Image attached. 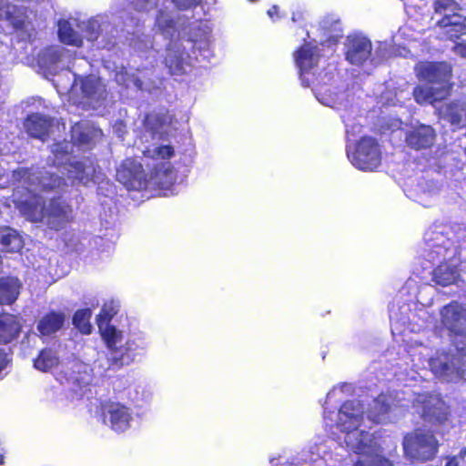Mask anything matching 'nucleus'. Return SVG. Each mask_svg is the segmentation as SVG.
Returning <instances> with one entry per match:
<instances>
[{
    "label": "nucleus",
    "mask_w": 466,
    "mask_h": 466,
    "mask_svg": "<svg viewBox=\"0 0 466 466\" xmlns=\"http://www.w3.org/2000/svg\"><path fill=\"white\" fill-rule=\"evenodd\" d=\"M387 48H388L387 43H380L375 55L371 58V61L374 64H379L383 59H386L388 57Z\"/></svg>",
    "instance_id": "obj_40"
},
{
    "label": "nucleus",
    "mask_w": 466,
    "mask_h": 466,
    "mask_svg": "<svg viewBox=\"0 0 466 466\" xmlns=\"http://www.w3.org/2000/svg\"><path fill=\"white\" fill-rule=\"evenodd\" d=\"M76 28L79 29V20H62L58 23V35L62 43L74 46H81L83 39Z\"/></svg>",
    "instance_id": "obj_21"
},
{
    "label": "nucleus",
    "mask_w": 466,
    "mask_h": 466,
    "mask_svg": "<svg viewBox=\"0 0 466 466\" xmlns=\"http://www.w3.org/2000/svg\"><path fill=\"white\" fill-rule=\"evenodd\" d=\"M156 117L147 116L143 122V129L137 135L135 145L145 157L156 161L153 175L150 177L154 185L168 189L176 181L177 176L168 160L175 156V149L170 144L162 141L159 127L155 125Z\"/></svg>",
    "instance_id": "obj_6"
},
{
    "label": "nucleus",
    "mask_w": 466,
    "mask_h": 466,
    "mask_svg": "<svg viewBox=\"0 0 466 466\" xmlns=\"http://www.w3.org/2000/svg\"><path fill=\"white\" fill-rule=\"evenodd\" d=\"M403 399L392 394H380L375 398L366 410L367 418L373 423H387L392 421L399 415L398 408L406 407Z\"/></svg>",
    "instance_id": "obj_12"
},
{
    "label": "nucleus",
    "mask_w": 466,
    "mask_h": 466,
    "mask_svg": "<svg viewBox=\"0 0 466 466\" xmlns=\"http://www.w3.org/2000/svg\"><path fill=\"white\" fill-rule=\"evenodd\" d=\"M157 30L165 36H173L175 33L174 21L170 15L160 12L156 20Z\"/></svg>",
    "instance_id": "obj_36"
},
{
    "label": "nucleus",
    "mask_w": 466,
    "mask_h": 466,
    "mask_svg": "<svg viewBox=\"0 0 466 466\" xmlns=\"http://www.w3.org/2000/svg\"><path fill=\"white\" fill-rule=\"evenodd\" d=\"M435 138V131L431 126L420 125L406 132L405 141L410 148L421 150L430 148Z\"/></svg>",
    "instance_id": "obj_18"
},
{
    "label": "nucleus",
    "mask_w": 466,
    "mask_h": 466,
    "mask_svg": "<svg viewBox=\"0 0 466 466\" xmlns=\"http://www.w3.org/2000/svg\"><path fill=\"white\" fill-rule=\"evenodd\" d=\"M296 65L299 70V78L304 86H309L313 84V92L316 98L326 106L332 108H340L345 106L346 95L339 91L338 86H334L335 74L333 69L321 76L317 71L319 63V56L316 46L310 44L304 45L295 54Z\"/></svg>",
    "instance_id": "obj_5"
},
{
    "label": "nucleus",
    "mask_w": 466,
    "mask_h": 466,
    "mask_svg": "<svg viewBox=\"0 0 466 466\" xmlns=\"http://www.w3.org/2000/svg\"><path fill=\"white\" fill-rule=\"evenodd\" d=\"M440 115L447 119L451 125L462 127L466 125V100L462 103H451L442 106Z\"/></svg>",
    "instance_id": "obj_23"
},
{
    "label": "nucleus",
    "mask_w": 466,
    "mask_h": 466,
    "mask_svg": "<svg viewBox=\"0 0 466 466\" xmlns=\"http://www.w3.org/2000/svg\"><path fill=\"white\" fill-rule=\"evenodd\" d=\"M453 51L455 54L459 55L461 57H466V44L459 43L453 47Z\"/></svg>",
    "instance_id": "obj_42"
},
{
    "label": "nucleus",
    "mask_w": 466,
    "mask_h": 466,
    "mask_svg": "<svg viewBox=\"0 0 466 466\" xmlns=\"http://www.w3.org/2000/svg\"><path fill=\"white\" fill-rule=\"evenodd\" d=\"M440 403L441 401L437 396H431L425 393L419 394L413 400V404L415 406L420 405L422 407V415L434 414L432 408Z\"/></svg>",
    "instance_id": "obj_35"
},
{
    "label": "nucleus",
    "mask_w": 466,
    "mask_h": 466,
    "mask_svg": "<svg viewBox=\"0 0 466 466\" xmlns=\"http://www.w3.org/2000/svg\"><path fill=\"white\" fill-rule=\"evenodd\" d=\"M387 104H388V105L395 106V105L397 104V102H396V101H394V100H388V101H387Z\"/></svg>",
    "instance_id": "obj_54"
},
{
    "label": "nucleus",
    "mask_w": 466,
    "mask_h": 466,
    "mask_svg": "<svg viewBox=\"0 0 466 466\" xmlns=\"http://www.w3.org/2000/svg\"><path fill=\"white\" fill-rule=\"evenodd\" d=\"M172 2L180 9H187L197 5L200 0H172Z\"/></svg>",
    "instance_id": "obj_41"
},
{
    "label": "nucleus",
    "mask_w": 466,
    "mask_h": 466,
    "mask_svg": "<svg viewBox=\"0 0 466 466\" xmlns=\"http://www.w3.org/2000/svg\"><path fill=\"white\" fill-rule=\"evenodd\" d=\"M7 358L5 353L0 349V372L5 368Z\"/></svg>",
    "instance_id": "obj_43"
},
{
    "label": "nucleus",
    "mask_w": 466,
    "mask_h": 466,
    "mask_svg": "<svg viewBox=\"0 0 466 466\" xmlns=\"http://www.w3.org/2000/svg\"><path fill=\"white\" fill-rule=\"evenodd\" d=\"M102 413L104 422L116 432L127 431L134 420L131 409L116 401L105 402Z\"/></svg>",
    "instance_id": "obj_14"
},
{
    "label": "nucleus",
    "mask_w": 466,
    "mask_h": 466,
    "mask_svg": "<svg viewBox=\"0 0 466 466\" xmlns=\"http://www.w3.org/2000/svg\"><path fill=\"white\" fill-rule=\"evenodd\" d=\"M15 11V6L6 5L5 6L2 5V3L0 4V18L1 19H6L12 21L14 25H17L18 20H16L14 16V13Z\"/></svg>",
    "instance_id": "obj_38"
},
{
    "label": "nucleus",
    "mask_w": 466,
    "mask_h": 466,
    "mask_svg": "<svg viewBox=\"0 0 466 466\" xmlns=\"http://www.w3.org/2000/svg\"><path fill=\"white\" fill-rule=\"evenodd\" d=\"M399 55H400V56H404V53H403V52H401V51H400V52H399Z\"/></svg>",
    "instance_id": "obj_57"
},
{
    "label": "nucleus",
    "mask_w": 466,
    "mask_h": 466,
    "mask_svg": "<svg viewBox=\"0 0 466 466\" xmlns=\"http://www.w3.org/2000/svg\"><path fill=\"white\" fill-rule=\"evenodd\" d=\"M390 318L391 322L397 320V318L394 316V313L392 312V310H390Z\"/></svg>",
    "instance_id": "obj_53"
},
{
    "label": "nucleus",
    "mask_w": 466,
    "mask_h": 466,
    "mask_svg": "<svg viewBox=\"0 0 466 466\" xmlns=\"http://www.w3.org/2000/svg\"><path fill=\"white\" fill-rule=\"evenodd\" d=\"M116 179L127 189L140 190L154 183L147 179L142 164L135 159L127 158L116 168Z\"/></svg>",
    "instance_id": "obj_13"
},
{
    "label": "nucleus",
    "mask_w": 466,
    "mask_h": 466,
    "mask_svg": "<svg viewBox=\"0 0 466 466\" xmlns=\"http://www.w3.org/2000/svg\"><path fill=\"white\" fill-rule=\"evenodd\" d=\"M115 77L118 85L125 86L127 88L131 86L137 90H142L144 88L142 81L137 76L129 73L125 67L117 68Z\"/></svg>",
    "instance_id": "obj_32"
},
{
    "label": "nucleus",
    "mask_w": 466,
    "mask_h": 466,
    "mask_svg": "<svg viewBox=\"0 0 466 466\" xmlns=\"http://www.w3.org/2000/svg\"><path fill=\"white\" fill-rule=\"evenodd\" d=\"M65 76L66 81L63 76L54 79V85L60 95H68L74 104H89L95 107V103L105 99L106 87L99 77H81L70 71H66Z\"/></svg>",
    "instance_id": "obj_8"
},
{
    "label": "nucleus",
    "mask_w": 466,
    "mask_h": 466,
    "mask_svg": "<svg viewBox=\"0 0 466 466\" xmlns=\"http://www.w3.org/2000/svg\"><path fill=\"white\" fill-rule=\"evenodd\" d=\"M332 415H333V413L332 412H328L327 411V408L325 407L324 408V420H330V421H332L333 420Z\"/></svg>",
    "instance_id": "obj_50"
},
{
    "label": "nucleus",
    "mask_w": 466,
    "mask_h": 466,
    "mask_svg": "<svg viewBox=\"0 0 466 466\" xmlns=\"http://www.w3.org/2000/svg\"><path fill=\"white\" fill-rule=\"evenodd\" d=\"M419 190L418 201L424 207H429L439 192L437 185L433 182L420 184Z\"/></svg>",
    "instance_id": "obj_34"
},
{
    "label": "nucleus",
    "mask_w": 466,
    "mask_h": 466,
    "mask_svg": "<svg viewBox=\"0 0 466 466\" xmlns=\"http://www.w3.org/2000/svg\"><path fill=\"white\" fill-rule=\"evenodd\" d=\"M159 0H132L134 7L139 11H147L157 6Z\"/></svg>",
    "instance_id": "obj_39"
},
{
    "label": "nucleus",
    "mask_w": 466,
    "mask_h": 466,
    "mask_svg": "<svg viewBox=\"0 0 466 466\" xmlns=\"http://www.w3.org/2000/svg\"><path fill=\"white\" fill-rule=\"evenodd\" d=\"M416 76L419 79L440 86L451 85V67L447 63L420 62L415 66Z\"/></svg>",
    "instance_id": "obj_16"
},
{
    "label": "nucleus",
    "mask_w": 466,
    "mask_h": 466,
    "mask_svg": "<svg viewBox=\"0 0 466 466\" xmlns=\"http://www.w3.org/2000/svg\"><path fill=\"white\" fill-rule=\"evenodd\" d=\"M49 127V120L40 114L29 116L25 122V128L28 135L41 140H45Z\"/></svg>",
    "instance_id": "obj_26"
},
{
    "label": "nucleus",
    "mask_w": 466,
    "mask_h": 466,
    "mask_svg": "<svg viewBox=\"0 0 466 466\" xmlns=\"http://www.w3.org/2000/svg\"><path fill=\"white\" fill-rule=\"evenodd\" d=\"M59 364L58 357L51 350H42L35 360L34 366L41 371H48Z\"/></svg>",
    "instance_id": "obj_31"
},
{
    "label": "nucleus",
    "mask_w": 466,
    "mask_h": 466,
    "mask_svg": "<svg viewBox=\"0 0 466 466\" xmlns=\"http://www.w3.org/2000/svg\"><path fill=\"white\" fill-rule=\"evenodd\" d=\"M278 12H279V7L277 5H274L272 6L270 9H268V16L272 19V20H275L274 18V15H276L278 16Z\"/></svg>",
    "instance_id": "obj_46"
},
{
    "label": "nucleus",
    "mask_w": 466,
    "mask_h": 466,
    "mask_svg": "<svg viewBox=\"0 0 466 466\" xmlns=\"http://www.w3.org/2000/svg\"><path fill=\"white\" fill-rule=\"evenodd\" d=\"M3 453H2V450H0V465L3 464Z\"/></svg>",
    "instance_id": "obj_55"
},
{
    "label": "nucleus",
    "mask_w": 466,
    "mask_h": 466,
    "mask_svg": "<svg viewBox=\"0 0 466 466\" xmlns=\"http://www.w3.org/2000/svg\"><path fill=\"white\" fill-rule=\"evenodd\" d=\"M92 311L90 309H83L77 310L73 318L74 325L83 334H90L92 331V325L90 324V319Z\"/></svg>",
    "instance_id": "obj_33"
},
{
    "label": "nucleus",
    "mask_w": 466,
    "mask_h": 466,
    "mask_svg": "<svg viewBox=\"0 0 466 466\" xmlns=\"http://www.w3.org/2000/svg\"><path fill=\"white\" fill-rule=\"evenodd\" d=\"M22 284L15 277L0 278V304L11 305L18 298Z\"/></svg>",
    "instance_id": "obj_22"
},
{
    "label": "nucleus",
    "mask_w": 466,
    "mask_h": 466,
    "mask_svg": "<svg viewBox=\"0 0 466 466\" xmlns=\"http://www.w3.org/2000/svg\"><path fill=\"white\" fill-rule=\"evenodd\" d=\"M211 27L208 22L195 24L188 39H177L170 43L165 58L172 75H182L192 66L193 59L208 60L210 51Z\"/></svg>",
    "instance_id": "obj_7"
},
{
    "label": "nucleus",
    "mask_w": 466,
    "mask_h": 466,
    "mask_svg": "<svg viewBox=\"0 0 466 466\" xmlns=\"http://www.w3.org/2000/svg\"><path fill=\"white\" fill-rule=\"evenodd\" d=\"M56 169H17L14 171V178L22 183V193L19 187L13 194L14 202L20 212L30 221H41L52 229L64 228L74 218L73 208L61 198L51 199L48 204L36 193L37 189L60 188L66 185V179L60 177Z\"/></svg>",
    "instance_id": "obj_1"
},
{
    "label": "nucleus",
    "mask_w": 466,
    "mask_h": 466,
    "mask_svg": "<svg viewBox=\"0 0 466 466\" xmlns=\"http://www.w3.org/2000/svg\"><path fill=\"white\" fill-rule=\"evenodd\" d=\"M466 456V449H463L460 451V454H459V460L460 459H463L464 457Z\"/></svg>",
    "instance_id": "obj_52"
},
{
    "label": "nucleus",
    "mask_w": 466,
    "mask_h": 466,
    "mask_svg": "<svg viewBox=\"0 0 466 466\" xmlns=\"http://www.w3.org/2000/svg\"><path fill=\"white\" fill-rule=\"evenodd\" d=\"M432 253H435L438 256H443L445 258L447 249L445 248L438 246V247H436V249Z\"/></svg>",
    "instance_id": "obj_47"
},
{
    "label": "nucleus",
    "mask_w": 466,
    "mask_h": 466,
    "mask_svg": "<svg viewBox=\"0 0 466 466\" xmlns=\"http://www.w3.org/2000/svg\"><path fill=\"white\" fill-rule=\"evenodd\" d=\"M73 367L76 368L78 372H80L82 370H86L87 369V366L78 362L73 363Z\"/></svg>",
    "instance_id": "obj_48"
},
{
    "label": "nucleus",
    "mask_w": 466,
    "mask_h": 466,
    "mask_svg": "<svg viewBox=\"0 0 466 466\" xmlns=\"http://www.w3.org/2000/svg\"><path fill=\"white\" fill-rule=\"evenodd\" d=\"M64 321L65 316L62 313L51 312L39 320L37 330L43 336L51 335L62 328Z\"/></svg>",
    "instance_id": "obj_29"
},
{
    "label": "nucleus",
    "mask_w": 466,
    "mask_h": 466,
    "mask_svg": "<svg viewBox=\"0 0 466 466\" xmlns=\"http://www.w3.org/2000/svg\"><path fill=\"white\" fill-rule=\"evenodd\" d=\"M347 387H348V385L344 384V385H342V386L340 387V389H339V390H344L345 388H347Z\"/></svg>",
    "instance_id": "obj_56"
},
{
    "label": "nucleus",
    "mask_w": 466,
    "mask_h": 466,
    "mask_svg": "<svg viewBox=\"0 0 466 466\" xmlns=\"http://www.w3.org/2000/svg\"><path fill=\"white\" fill-rule=\"evenodd\" d=\"M336 391H337V388H334L332 390H330L328 394H327V399L329 400L332 398V396H334L336 394Z\"/></svg>",
    "instance_id": "obj_51"
},
{
    "label": "nucleus",
    "mask_w": 466,
    "mask_h": 466,
    "mask_svg": "<svg viewBox=\"0 0 466 466\" xmlns=\"http://www.w3.org/2000/svg\"><path fill=\"white\" fill-rule=\"evenodd\" d=\"M70 53L61 46H51L38 55V65L49 74L56 76L59 70L69 68Z\"/></svg>",
    "instance_id": "obj_17"
},
{
    "label": "nucleus",
    "mask_w": 466,
    "mask_h": 466,
    "mask_svg": "<svg viewBox=\"0 0 466 466\" xmlns=\"http://www.w3.org/2000/svg\"><path fill=\"white\" fill-rule=\"evenodd\" d=\"M119 309V300H106L96 318L102 339L109 351L106 360L107 367H104L101 359L95 363L94 369L99 376L111 367L122 368L132 364L147 348V339L142 331L131 329L125 331L111 324Z\"/></svg>",
    "instance_id": "obj_2"
},
{
    "label": "nucleus",
    "mask_w": 466,
    "mask_h": 466,
    "mask_svg": "<svg viewBox=\"0 0 466 466\" xmlns=\"http://www.w3.org/2000/svg\"><path fill=\"white\" fill-rule=\"evenodd\" d=\"M66 379L68 380H73V381L78 382V383H88V380H85V379L83 377L75 376L73 374H70Z\"/></svg>",
    "instance_id": "obj_44"
},
{
    "label": "nucleus",
    "mask_w": 466,
    "mask_h": 466,
    "mask_svg": "<svg viewBox=\"0 0 466 466\" xmlns=\"http://www.w3.org/2000/svg\"><path fill=\"white\" fill-rule=\"evenodd\" d=\"M21 329L17 318L12 314L0 315V343L6 344L15 339Z\"/></svg>",
    "instance_id": "obj_24"
},
{
    "label": "nucleus",
    "mask_w": 466,
    "mask_h": 466,
    "mask_svg": "<svg viewBox=\"0 0 466 466\" xmlns=\"http://www.w3.org/2000/svg\"><path fill=\"white\" fill-rule=\"evenodd\" d=\"M127 395L131 402L142 406L151 401L153 393L147 385L140 383L128 388Z\"/></svg>",
    "instance_id": "obj_30"
},
{
    "label": "nucleus",
    "mask_w": 466,
    "mask_h": 466,
    "mask_svg": "<svg viewBox=\"0 0 466 466\" xmlns=\"http://www.w3.org/2000/svg\"><path fill=\"white\" fill-rule=\"evenodd\" d=\"M365 412L360 401L350 400L336 414V426L344 434L346 447L357 456L354 466H392L373 434L362 428Z\"/></svg>",
    "instance_id": "obj_3"
},
{
    "label": "nucleus",
    "mask_w": 466,
    "mask_h": 466,
    "mask_svg": "<svg viewBox=\"0 0 466 466\" xmlns=\"http://www.w3.org/2000/svg\"><path fill=\"white\" fill-rule=\"evenodd\" d=\"M371 56V43L362 35H354L348 38L347 60L355 65H360Z\"/></svg>",
    "instance_id": "obj_19"
},
{
    "label": "nucleus",
    "mask_w": 466,
    "mask_h": 466,
    "mask_svg": "<svg viewBox=\"0 0 466 466\" xmlns=\"http://www.w3.org/2000/svg\"><path fill=\"white\" fill-rule=\"evenodd\" d=\"M347 156L350 163L358 169L372 171L381 162L380 149L375 139L366 137L353 148L348 147Z\"/></svg>",
    "instance_id": "obj_11"
},
{
    "label": "nucleus",
    "mask_w": 466,
    "mask_h": 466,
    "mask_svg": "<svg viewBox=\"0 0 466 466\" xmlns=\"http://www.w3.org/2000/svg\"><path fill=\"white\" fill-rule=\"evenodd\" d=\"M439 443L433 433L426 430H416L405 436L403 449L408 458L417 461L432 460L438 451Z\"/></svg>",
    "instance_id": "obj_10"
},
{
    "label": "nucleus",
    "mask_w": 466,
    "mask_h": 466,
    "mask_svg": "<svg viewBox=\"0 0 466 466\" xmlns=\"http://www.w3.org/2000/svg\"><path fill=\"white\" fill-rule=\"evenodd\" d=\"M417 39V35L410 26L405 25L398 31V33L392 37V42L394 45L402 47L403 51H405V45L409 42L415 41Z\"/></svg>",
    "instance_id": "obj_37"
},
{
    "label": "nucleus",
    "mask_w": 466,
    "mask_h": 466,
    "mask_svg": "<svg viewBox=\"0 0 466 466\" xmlns=\"http://www.w3.org/2000/svg\"><path fill=\"white\" fill-rule=\"evenodd\" d=\"M23 247L20 235L9 227H0V250L18 252Z\"/></svg>",
    "instance_id": "obj_27"
},
{
    "label": "nucleus",
    "mask_w": 466,
    "mask_h": 466,
    "mask_svg": "<svg viewBox=\"0 0 466 466\" xmlns=\"http://www.w3.org/2000/svg\"><path fill=\"white\" fill-rule=\"evenodd\" d=\"M102 132L89 122L75 124L71 129L73 142L64 140L53 145L51 152L54 155V166L58 173L67 174V180L71 185H86L93 180L96 173L94 163L90 159L71 161L69 153L73 149V144L81 147H89L96 139L100 137Z\"/></svg>",
    "instance_id": "obj_4"
},
{
    "label": "nucleus",
    "mask_w": 466,
    "mask_h": 466,
    "mask_svg": "<svg viewBox=\"0 0 466 466\" xmlns=\"http://www.w3.org/2000/svg\"><path fill=\"white\" fill-rule=\"evenodd\" d=\"M436 15H442L437 25L450 39L466 35V17L459 14L460 5L455 0H435L433 4Z\"/></svg>",
    "instance_id": "obj_9"
},
{
    "label": "nucleus",
    "mask_w": 466,
    "mask_h": 466,
    "mask_svg": "<svg viewBox=\"0 0 466 466\" xmlns=\"http://www.w3.org/2000/svg\"><path fill=\"white\" fill-rule=\"evenodd\" d=\"M114 128L116 129V132L117 133L118 137H123V134H122L123 133L122 132V123L116 124Z\"/></svg>",
    "instance_id": "obj_49"
},
{
    "label": "nucleus",
    "mask_w": 466,
    "mask_h": 466,
    "mask_svg": "<svg viewBox=\"0 0 466 466\" xmlns=\"http://www.w3.org/2000/svg\"><path fill=\"white\" fill-rule=\"evenodd\" d=\"M108 26L106 18L97 15L85 21H79V30L85 35L87 41H95L100 33Z\"/></svg>",
    "instance_id": "obj_25"
},
{
    "label": "nucleus",
    "mask_w": 466,
    "mask_h": 466,
    "mask_svg": "<svg viewBox=\"0 0 466 466\" xmlns=\"http://www.w3.org/2000/svg\"><path fill=\"white\" fill-rule=\"evenodd\" d=\"M459 461L460 460L458 456L449 458L446 466H459Z\"/></svg>",
    "instance_id": "obj_45"
},
{
    "label": "nucleus",
    "mask_w": 466,
    "mask_h": 466,
    "mask_svg": "<svg viewBox=\"0 0 466 466\" xmlns=\"http://www.w3.org/2000/svg\"><path fill=\"white\" fill-rule=\"evenodd\" d=\"M442 326L451 334L466 335V309L457 302H451L441 309Z\"/></svg>",
    "instance_id": "obj_15"
},
{
    "label": "nucleus",
    "mask_w": 466,
    "mask_h": 466,
    "mask_svg": "<svg viewBox=\"0 0 466 466\" xmlns=\"http://www.w3.org/2000/svg\"><path fill=\"white\" fill-rule=\"evenodd\" d=\"M458 279L456 264L453 261L439 265L433 271V280L441 286H449Z\"/></svg>",
    "instance_id": "obj_28"
},
{
    "label": "nucleus",
    "mask_w": 466,
    "mask_h": 466,
    "mask_svg": "<svg viewBox=\"0 0 466 466\" xmlns=\"http://www.w3.org/2000/svg\"><path fill=\"white\" fill-rule=\"evenodd\" d=\"M451 90V85L434 87L432 86H419L413 90V96L419 104H433L446 97Z\"/></svg>",
    "instance_id": "obj_20"
}]
</instances>
